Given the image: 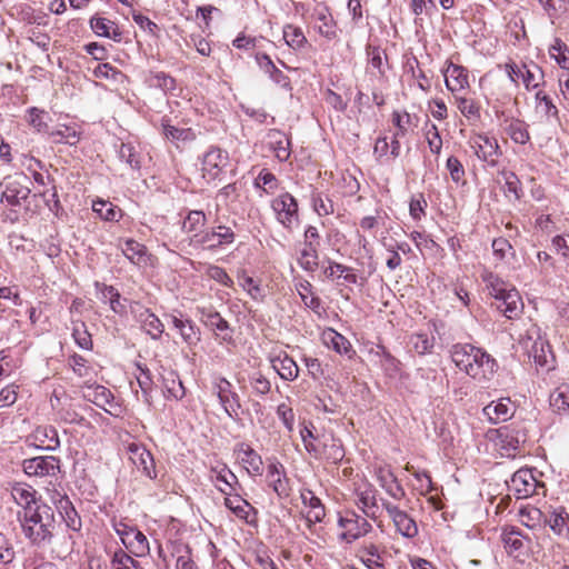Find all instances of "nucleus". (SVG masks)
Returning <instances> with one entry per match:
<instances>
[{
	"label": "nucleus",
	"instance_id": "obj_11",
	"mask_svg": "<svg viewBox=\"0 0 569 569\" xmlns=\"http://www.w3.org/2000/svg\"><path fill=\"white\" fill-rule=\"evenodd\" d=\"M508 486L518 499H523L536 493L538 481L531 470L520 469L512 475Z\"/></svg>",
	"mask_w": 569,
	"mask_h": 569
},
{
	"label": "nucleus",
	"instance_id": "obj_25",
	"mask_svg": "<svg viewBox=\"0 0 569 569\" xmlns=\"http://www.w3.org/2000/svg\"><path fill=\"white\" fill-rule=\"evenodd\" d=\"M377 490L371 486L367 485L363 489H357V506L363 511L366 517L376 519L379 510L377 498Z\"/></svg>",
	"mask_w": 569,
	"mask_h": 569
},
{
	"label": "nucleus",
	"instance_id": "obj_57",
	"mask_svg": "<svg viewBox=\"0 0 569 569\" xmlns=\"http://www.w3.org/2000/svg\"><path fill=\"white\" fill-rule=\"evenodd\" d=\"M510 139L519 144H526L530 140L529 132L525 122L513 119L507 127Z\"/></svg>",
	"mask_w": 569,
	"mask_h": 569
},
{
	"label": "nucleus",
	"instance_id": "obj_58",
	"mask_svg": "<svg viewBox=\"0 0 569 569\" xmlns=\"http://www.w3.org/2000/svg\"><path fill=\"white\" fill-rule=\"evenodd\" d=\"M50 117L48 112L43 109H39L32 107L28 110V122L38 132H44L48 130V121Z\"/></svg>",
	"mask_w": 569,
	"mask_h": 569
},
{
	"label": "nucleus",
	"instance_id": "obj_37",
	"mask_svg": "<svg viewBox=\"0 0 569 569\" xmlns=\"http://www.w3.org/2000/svg\"><path fill=\"white\" fill-rule=\"evenodd\" d=\"M36 490L26 483H16L11 488V496L14 502L23 508V511L38 503Z\"/></svg>",
	"mask_w": 569,
	"mask_h": 569
},
{
	"label": "nucleus",
	"instance_id": "obj_21",
	"mask_svg": "<svg viewBox=\"0 0 569 569\" xmlns=\"http://www.w3.org/2000/svg\"><path fill=\"white\" fill-rule=\"evenodd\" d=\"M234 452L250 475H262V459L249 445L244 442L238 443Z\"/></svg>",
	"mask_w": 569,
	"mask_h": 569
},
{
	"label": "nucleus",
	"instance_id": "obj_49",
	"mask_svg": "<svg viewBox=\"0 0 569 569\" xmlns=\"http://www.w3.org/2000/svg\"><path fill=\"white\" fill-rule=\"evenodd\" d=\"M410 349L423 356L430 353L435 346V337L423 332L413 333L409 340Z\"/></svg>",
	"mask_w": 569,
	"mask_h": 569
},
{
	"label": "nucleus",
	"instance_id": "obj_50",
	"mask_svg": "<svg viewBox=\"0 0 569 569\" xmlns=\"http://www.w3.org/2000/svg\"><path fill=\"white\" fill-rule=\"evenodd\" d=\"M318 249L319 247L303 242L298 258L299 266L306 271H315L318 267Z\"/></svg>",
	"mask_w": 569,
	"mask_h": 569
},
{
	"label": "nucleus",
	"instance_id": "obj_33",
	"mask_svg": "<svg viewBox=\"0 0 569 569\" xmlns=\"http://www.w3.org/2000/svg\"><path fill=\"white\" fill-rule=\"evenodd\" d=\"M224 506L232 511V513L241 520L249 522L250 515H254L253 507L238 493H230L226 496Z\"/></svg>",
	"mask_w": 569,
	"mask_h": 569
},
{
	"label": "nucleus",
	"instance_id": "obj_42",
	"mask_svg": "<svg viewBox=\"0 0 569 569\" xmlns=\"http://www.w3.org/2000/svg\"><path fill=\"white\" fill-rule=\"evenodd\" d=\"M322 445H325L326 450L323 453L318 457V459H323L330 463H338L345 457V450L340 440L336 439L331 433L330 436H325V440H322Z\"/></svg>",
	"mask_w": 569,
	"mask_h": 569
},
{
	"label": "nucleus",
	"instance_id": "obj_55",
	"mask_svg": "<svg viewBox=\"0 0 569 569\" xmlns=\"http://www.w3.org/2000/svg\"><path fill=\"white\" fill-rule=\"evenodd\" d=\"M53 142L74 146L79 141V132L74 127L60 126L50 133Z\"/></svg>",
	"mask_w": 569,
	"mask_h": 569
},
{
	"label": "nucleus",
	"instance_id": "obj_34",
	"mask_svg": "<svg viewBox=\"0 0 569 569\" xmlns=\"http://www.w3.org/2000/svg\"><path fill=\"white\" fill-rule=\"evenodd\" d=\"M569 513L567 512L565 507L553 508L548 518L546 519V523L549 526L551 531L558 537H565L567 530L569 529Z\"/></svg>",
	"mask_w": 569,
	"mask_h": 569
},
{
	"label": "nucleus",
	"instance_id": "obj_63",
	"mask_svg": "<svg viewBox=\"0 0 569 569\" xmlns=\"http://www.w3.org/2000/svg\"><path fill=\"white\" fill-rule=\"evenodd\" d=\"M455 98L459 111L466 118L471 119L480 117V107L475 100L458 94H456Z\"/></svg>",
	"mask_w": 569,
	"mask_h": 569
},
{
	"label": "nucleus",
	"instance_id": "obj_47",
	"mask_svg": "<svg viewBox=\"0 0 569 569\" xmlns=\"http://www.w3.org/2000/svg\"><path fill=\"white\" fill-rule=\"evenodd\" d=\"M325 342L329 348L333 349L339 355H346L350 357V352L352 351L351 343L341 333L332 329L329 330L325 333Z\"/></svg>",
	"mask_w": 569,
	"mask_h": 569
},
{
	"label": "nucleus",
	"instance_id": "obj_15",
	"mask_svg": "<svg viewBox=\"0 0 569 569\" xmlns=\"http://www.w3.org/2000/svg\"><path fill=\"white\" fill-rule=\"evenodd\" d=\"M82 396L86 400L104 409L108 413L116 415L113 409L117 406L113 403V396L106 387L100 385H86L82 388Z\"/></svg>",
	"mask_w": 569,
	"mask_h": 569
},
{
	"label": "nucleus",
	"instance_id": "obj_19",
	"mask_svg": "<svg viewBox=\"0 0 569 569\" xmlns=\"http://www.w3.org/2000/svg\"><path fill=\"white\" fill-rule=\"evenodd\" d=\"M20 525L24 537L34 546H46L52 539L54 523H39L33 521L30 525Z\"/></svg>",
	"mask_w": 569,
	"mask_h": 569
},
{
	"label": "nucleus",
	"instance_id": "obj_5",
	"mask_svg": "<svg viewBox=\"0 0 569 569\" xmlns=\"http://www.w3.org/2000/svg\"><path fill=\"white\" fill-rule=\"evenodd\" d=\"M277 221L286 229H292L299 220L298 203L289 192L281 193L271 202Z\"/></svg>",
	"mask_w": 569,
	"mask_h": 569
},
{
	"label": "nucleus",
	"instance_id": "obj_12",
	"mask_svg": "<svg viewBox=\"0 0 569 569\" xmlns=\"http://www.w3.org/2000/svg\"><path fill=\"white\" fill-rule=\"evenodd\" d=\"M130 461L136 468L144 476L149 478H156L154 460L150 451H148L142 445L130 443L127 448Z\"/></svg>",
	"mask_w": 569,
	"mask_h": 569
},
{
	"label": "nucleus",
	"instance_id": "obj_46",
	"mask_svg": "<svg viewBox=\"0 0 569 569\" xmlns=\"http://www.w3.org/2000/svg\"><path fill=\"white\" fill-rule=\"evenodd\" d=\"M59 509L66 526L74 532L79 531L81 529V519L68 498L60 499Z\"/></svg>",
	"mask_w": 569,
	"mask_h": 569
},
{
	"label": "nucleus",
	"instance_id": "obj_40",
	"mask_svg": "<svg viewBox=\"0 0 569 569\" xmlns=\"http://www.w3.org/2000/svg\"><path fill=\"white\" fill-rule=\"evenodd\" d=\"M256 62L259 66V68L270 77V79L283 87L288 86V77L283 74L281 70H279L270 57L266 53H257L256 54Z\"/></svg>",
	"mask_w": 569,
	"mask_h": 569
},
{
	"label": "nucleus",
	"instance_id": "obj_54",
	"mask_svg": "<svg viewBox=\"0 0 569 569\" xmlns=\"http://www.w3.org/2000/svg\"><path fill=\"white\" fill-rule=\"evenodd\" d=\"M92 210L107 221H117L121 217V210L106 200L93 201Z\"/></svg>",
	"mask_w": 569,
	"mask_h": 569
},
{
	"label": "nucleus",
	"instance_id": "obj_45",
	"mask_svg": "<svg viewBox=\"0 0 569 569\" xmlns=\"http://www.w3.org/2000/svg\"><path fill=\"white\" fill-rule=\"evenodd\" d=\"M171 547V555L176 558L177 569H197L196 563L191 559L190 548L187 545L174 542Z\"/></svg>",
	"mask_w": 569,
	"mask_h": 569
},
{
	"label": "nucleus",
	"instance_id": "obj_56",
	"mask_svg": "<svg viewBox=\"0 0 569 569\" xmlns=\"http://www.w3.org/2000/svg\"><path fill=\"white\" fill-rule=\"evenodd\" d=\"M162 128L164 137L174 142L191 141L196 138L194 132L190 128H178L164 122Z\"/></svg>",
	"mask_w": 569,
	"mask_h": 569
},
{
	"label": "nucleus",
	"instance_id": "obj_31",
	"mask_svg": "<svg viewBox=\"0 0 569 569\" xmlns=\"http://www.w3.org/2000/svg\"><path fill=\"white\" fill-rule=\"evenodd\" d=\"M30 189L20 181L13 180L6 183V188L1 194V201H6L10 206H20L22 200L28 199Z\"/></svg>",
	"mask_w": 569,
	"mask_h": 569
},
{
	"label": "nucleus",
	"instance_id": "obj_30",
	"mask_svg": "<svg viewBox=\"0 0 569 569\" xmlns=\"http://www.w3.org/2000/svg\"><path fill=\"white\" fill-rule=\"evenodd\" d=\"M121 251L123 254L136 266L142 267L147 266L149 261V254L147 248L133 240L127 239L122 243H120Z\"/></svg>",
	"mask_w": 569,
	"mask_h": 569
},
{
	"label": "nucleus",
	"instance_id": "obj_60",
	"mask_svg": "<svg viewBox=\"0 0 569 569\" xmlns=\"http://www.w3.org/2000/svg\"><path fill=\"white\" fill-rule=\"evenodd\" d=\"M110 569H143L140 562L134 560L123 550H118L111 558Z\"/></svg>",
	"mask_w": 569,
	"mask_h": 569
},
{
	"label": "nucleus",
	"instance_id": "obj_39",
	"mask_svg": "<svg viewBox=\"0 0 569 569\" xmlns=\"http://www.w3.org/2000/svg\"><path fill=\"white\" fill-rule=\"evenodd\" d=\"M206 224V214L200 210H192L188 213L182 223L184 232L191 234V240L196 243L197 238L202 234Z\"/></svg>",
	"mask_w": 569,
	"mask_h": 569
},
{
	"label": "nucleus",
	"instance_id": "obj_36",
	"mask_svg": "<svg viewBox=\"0 0 569 569\" xmlns=\"http://www.w3.org/2000/svg\"><path fill=\"white\" fill-rule=\"evenodd\" d=\"M169 319L176 329L179 330L181 338L188 345H196L200 340V333L194 323L189 319H181L174 315H170Z\"/></svg>",
	"mask_w": 569,
	"mask_h": 569
},
{
	"label": "nucleus",
	"instance_id": "obj_26",
	"mask_svg": "<svg viewBox=\"0 0 569 569\" xmlns=\"http://www.w3.org/2000/svg\"><path fill=\"white\" fill-rule=\"evenodd\" d=\"M535 110L546 122L559 120L557 106L553 103L551 97L542 90H538L535 93Z\"/></svg>",
	"mask_w": 569,
	"mask_h": 569
},
{
	"label": "nucleus",
	"instance_id": "obj_22",
	"mask_svg": "<svg viewBox=\"0 0 569 569\" xmlns=\"http://www.w3.org/2000/svg\"><path fill=\"white\" fill-rule=\"evenodd\" d=\"M18 519L20 523L26 525H30L33 521L39 523H54L53 511L51 507L44 503H37L22 513L18 512Z\"/></svg>",
	"mask_w": 569,
	"mask_h": 569
},
{
	"label": "nucleus",
	"instance_id": "obj_7",
	"mask_svg": "<svg viewBox=\"0 0 569 569\" xmlns=\"http://www.w3.org/2000/svg\"><path fill=\"white\" fill-rule=\"evenodd\" d=\"M492 441L501 456L513 457L520 445L526 441V435L518 429L506 426L495 430Z\"/></svg>",
	"mask_w": 569,
	"mask_h": 569
},
{
	"label": "nucleus",
	"instance_id": "obj_13",
	"mask_svg": "<svg viewBox=\"0 0 569 569\" xmlns=\"http://www.w3.org/2000/svg\"><path fill=\"white\" fill-rule=\"evenodd\" d=\"M382 506L392 519L399 533L406 538H413L417 536L418 527L412 518L389 501H382Z\"/></svg>",
	"mask_w": 569,
	"mask_h": 569
},
{
	"label": "nucleus",
	"instance_id": "obj_14",
	"mask_svg": "<svg viewBox=\"0 0 569 569\" xmlns=\"http://www.w3.org/2000/svg\"><path fill=\"white\" fill-rule=\"evenodd\" d=\"M23 471L28 476H54L59 471L58 460L52 456L26 459L23 461Z\"/></svg>",
	"mask_w": 569,
	"mask_h": 569
},
{
	"label": "nucleus",
	"instance_id": "obj_16",
	"mask_svg": "<svg viewBox=\"0 0 569 569\" xmlns=\"http://www.w3.org/2000/svg\"><path fill=\"white\" fill-rule=\"evenodd\" d=\"M482 412L490 422L496 425L511 419L516 412V406L510 398H500L488 403Z\"/></svg>",
	"mask_w": 569,
	"mask_h": 569
},
{
	"label": "nucleus",
	"instance_id": "obj_23",
	"mask_svg": "<svg viewBox=\"0 0 569 569\" xmlns=\"http://www.w3.org/2000/svg\"><path fill=\"white\" fill-rule=\"evenodd\" d=\"M272 368L277 371L281 379L293 381L299 376V367L296 361L286 352L279 353L270 359Z\"/></svg>",
	"mask_w": 569,
	"mask_h": 569
},
{
	"label": "nucleus",
	"instance_id": "obj_61",
	"mask_svg": "<svg viewBox=\"0 0 569 569\" xmlns=\"http://www.w3.org/2000/svg\"><path fill=\"white\" fill-rule=\"evenodd\" d=\"M201 320L204 323V326L212 330L219 332H224L229 330L228 321L224 318H222L221 315L217 311H203Z\"/></svg>",
	"mask_w": 569,
	"mask_h": 569
},
{
	"label": "nucleus",
	"instance_id": "obj_28",
	"mask_svg": "<svg viewBox=\"0 0 569 569\" xmlns=\"http://www.w3.org/2000/svg\"><path fill=\"white\" fill-rule=\"evenodd\" d=\"M313 16L317 22V31L327 40H333L337 37V29L335 20L328 8L318 6L315 9Z\"/></svg>",
	"mask_w": 569,
	"mask_h": 569
},
{
	"label": "nucleus",
	"instance_id": "obj_29",
	"mask_svg": "<svg viewBox=\"0 0 569 569\" xmlns=\"http://www.w3.org/2000/svg\"><path fill=\"white\" fill-rule=\"evenodd\" d=\"M137 321L141 328L152 338L158 339L163 332L164 326L160 319L152 313L149 309L141 308L134 311Z\"/></svg>",
	"mask_w": 569,
	"mask_h": 569
},
{
	"label": "nucleus",
	"instance_id": "obj_27",
	"mask_svg": "<svg viewBox=\"0 0 569 569\" xmlns=\"http://www.w3.org/2000/svg\"><path fill=\"white\" fill-rule=\"evenodd\" d=\"M267 146L274 152L280 161H286L290 157V141L288 137L279 130H270L267 134Z\"/></svg>",
	"mask_w": 569,
	"mask_h": 569
},
{
	"label": "nucleus",
	"instance_id": "obj_8",
	"mask_svg": "<svg viewBox=\"0 0 569 569\" xmlns=\"http://www.w3.org/2000/svg\"><path fill=\"white\" fill-rule=\"evenodd\" d=\"M213 390L226 413L234 419L239 415L241 408L239 395L233 390V387L226 378H218L214 381Z\"/></svg>",
	"mask_w": 569,
	"mask_h": 569
},
{
	"label": "nucleus",
	"instance_id": "obj_48",
	"mask_svg": "<svg viewBox=\"0 0 569 569\" xmlns=\"http://www.w3.org/2000/svg\"><path fill=\"white\" fill-rule=\"evenodd\" d=\"M163 389L168 399L180 400L186 395L184 387L174 372H169L168 377L163 378Z\"/></svg>",
	"mask_w": 569,
	"mask_h": 569
},
{
	"label": "nucleus",
	"instance_id": "obj_32",
	"mask_svg": "<svg viewBox=\"0 0 569 569\" xmlns=\"http://www.w3.org/2000/svg\"><path fill=\"white\" fill-rule=\"evenodd\" d=\"M377 478L380 486L389 493L393 499L400 500L405 497V490L398 482L393 473L387 468H379L377 470Z\"/></svg>",
	"mask_w": 569,
	"mask_h": 569
},
{
	"label": "nucleus",
	"instance_id": "obj_41",
	"mask_svg": "<svg viewBox=\"0 0 569 569\" xmlns=\"http://www.w3.org/2000/svg\"><path fill=\"white\" fill-rule=\"evenodd\" d=\"M267 478L278 496L287 495L288 487L284 480V468L280 462H271L268 466Z\"/></svg>",
	"mask_w": 569,
	"mask_h": 569
},
{
	"label": "nucleus",
	"instance_id": "obj_6",
	"mask_svg": "<svg viewBox=\"0 0 569 569\" xmlns=\"http://www.w3.org/2000/svg\"><path fill=\"white\" fill-rule=\"evenodd\" d=\"M338 525L343 529L340 539L348 543L365 537L372 530L370 522L355 512H346L345 516H340Z\"/></svg>",
	"mask_w": 569,
	"mask_h": 569
},
{
	"label": "nucleus",
	"instance_id": "obj_4",
	"mask_svg": "<svg viewBox=\"0 0 569 569\" xmlns=\"http://www.w3.org/2000/svg\"><path fill=\"white\" fill-rule=\"evenodd\" d=\"M113 529L123 546L136 557H143L149 553V541L137 527L119 521L113 522Z\"/></svg>",
	"mask_w": 569,
	"mask_h": 569
},
{
	"label": "nucleus",
	"instance_id": "obj_3",
	"mask_svg": "<svg viewBox=\"0 0 569 569\" xmlns=\"http://www.w3.org/2000/svg\"><path fill=\"white\" fill-rule=\"evenodd\" d=\"M489 295L496 300L497 309L510 320L521 316L523 303L517 289L487 268L480 273Z\"/></svg>",
	"mask_w": 569,
	"mask_h": 569
},
{
	"label": "nucleus",
	"instance_id": "obj_44",
	"mask_svg": "<svg viewBox=\"0 0 569 569\" xmlns=\"http://www.w3.org/2000/svg\"><path fill=\"white\" fill-rule=\"evenodd\" d=\"M91 29L100 37L111 38L114 41H120L121 32L118 31L114 22L106 18H92L90 20Z\"/></svg>",
	"mask_w": 569,
	"mask_h": 569
},
{
	"label": "nucleus",
	"instance_id": "obj_64",
	"mask_svg": "<svg viewBox=\"0 0 569 569\" xmlns=\"http://www.w3.org/2000/svg\"><path fill=\"white\" fill-rule=\"evenodd\" d=\"M552 247L560 256L565 269L569 272V234L556 236L552 238Z\"/></svg>",
	"mask_w": 569,
	"mask_h": 569
},
{
	"label": "nucleus",
	"instance_id": "obj_17",
	"mask_svg": "<svg viewBox=\"0 0 569 569\" xmlns=\"http://www.w3.org/2000/svg\"><path fill=\"white\" fill-rule=\"evenodd\" d=\"M233 240L234 233L229 227L218 226L211 230H203L202 234L197 238L196 243L211 249L232 243Z\"/></svg>",
	"mask_w": 569,
	"mask_h": 569
},
{
	"label": "nucleus",
	"instance_id": "obj_1",
	"mask_svg": "<svg viewBox=\"0 0 569 569\" xmlns=\"http://www.w3.org/2000/svg\"><path fill=\"white\" fill-rule=\"evenodd\" d=\"M456 367L479 383L490 381L498 368L497 361L485 350L469 343H457L450 349Z\"/></svg>",
	"mask_w": 569,
	"mask_h": 569
},
{
	"label": "nucleus",
	"instance_id": "obj_10",
	"mask_svg": "<svg viewBox=\"0 0 569 569\" xmlns=\"http://www.w3.org/2000/svg\"><path fill=\"white\" fill-rule=\"evenodd\" d=\"M229 163L228 152L220 148H210L202 159V176L208 181L220 178Z\"/></svg>",
	"mask_w": 569,
	"mask_h": 569
},
{
	"label": "nucleus",
	"instance_id": "obj_18",
	"mask_svg": "<svg viewBox=\"0 0 569 569\" xmlns=\"http://www.w3.org/2000/svg\"><path fill=\"white\" fill-rule=\"evenodd\" d=\"M210 479L216 488L226 496L236 492L239 485L237 476L224 465L210 469Z\"/></svg>",
	"mask_w": 569,
	"mask_h": 569
},
{
	"label": "nucleus",
	"instance_id": "obj_53",
	"mask_svg": "<svg viewBox=\"0 0 569 569\" xmlns=\"http://www.w3.org/2000/svg\"><path fill=\"white\" fill-rule=\"evenodd\" d=\"M550 406L555 411H566L569 409V385L557 387L550 395Z\"/></svg>",
	"mask_w": 569,
	"mask_h": 569
},
{
	"label": "nucleus",
	"instance_id": "obj_62",
	"mask_svg": "<svg viewBox=\"0 0 569 569\" xmlns=\"http://www.w3.org/2000/svg\"><path fill=\"white\" fill-rule=\"evenodd\" d=\"M72 337L76 343L86 350H90L92 348V339L90 333L87 330L84 322L76 321L73 322L72 328Z\"/></svg>",
	"mask_w": 569,
	"mask_h": 569
},
{
	"label": "nucleus",
	"instance_id": "obj_35",
	"mask_svg": "<svg viewBox=\"0 0 569 569\" xmlns=\"http://www.w3.org/2000/svg\"><path fill=\"white\" fill-rule=\"evenodd\" d=\"M32 438L37 447L47 450H53L60 445L57 430L48 426L38 427L33 431Z\"/></svg>",
	"mask_w": 569,
	"mask_h": 569
},
{
	"label": "nucleus",
	"instance_id": "obj_43",
	"mask_svg": "<svg viewBox=\"0 0 569 569\" xmlns=\"http://www.w3.org/2000/svg\"><path fill=\"white\" fill-rule=\"evenodd\" d=\"M543 70L536 63H523L521 80L527 90L537 89L543 81Z\"/></svg>",
	"mask_w": 569,
	"mask_h": 569
},
{
	"label": "nucleus",
	"instance_id": "obj_20",
	"mask_svg": "<svg viewBox=\"0 0 569 569\" xmlns=\"http://www.w3.org/2000/svg\"><path fill=\"white\" fill-rule=\"evenodd\" d=\"M443 76L447 89L455 96L469 88L468 71L461 66L449 63Z\"/></svg>",
	"mask_w": 569,
	"mask_h": 569
},
{
	"label": "nucleus",
	"instance_id": "obj_59",
	"mask_svg": "<svg viewBox=\"0 0 569 569\" xmlns=\"http://www.w3.org/2000/svg\"><path fill=\"white\" fill-rule=\"evenodd\" d=\"M501 539L505 548L509 552H515L523 547L522 536L516 528H505L501 533Z\"/></svg>",
	"mask_w": 569,
	"mask_h": 569
},
{
	"label": "nucleus",
	"instance_id": "obj_9",
	"mask_svg": "<svg viewBox=\"0 0 569 569\" xmlns=\"http://www.w3.org/2000/svg\"><path fill=\"white\" fill-rule=\"evenodd\" d=\"M470 146L481 161L487 162L490 167L498 164L501 151L496 138L477 134L470 140Z\"/></svg>",
	"mask_w": 569,
	"mask_h": 569
},
{
	"label": "nucleus",
	"instance_id": "obj_38",
	"mask_svg": "<svg viewBox=\"0 0 569 569\" xmlns=\"http://www.w3.org/2000/svg\"><path fill=\"white\" fill-rule=\"evenodd\" d=\"M301 500L306 507L309 508L307 512V520L310 522H320L326 516L325 507L321 500L310 490L301 493Z\"/></svg>",
	"mask_w": 569,
	"mask_h": 569
},
{
	"label": "nucleus",
	"instance_id": "obj_24",
	"mask_svg": "<svg viewBox=\"0 0 569 569\" xmlns=\"http://www.w3.org/2000/svg\"><path fill=\"white\" fill-rule=\"evenodd\" d=\"M358 553L369 569H386V551L381 550L377 545L372 542L365 543Z\"/></svg>",
	"mask_w": 569,
	"mask_h": 569
},
{
	"label": "nucleus",
	"instance_id": "obj_52",
	"mask_svg": "<svg viewBox=\"0 0 569 569\" xmlns=\"http://www.w3.org/2000/svg\"><path fill=\"white\" fill-rule=\"evenodd\" d=\"M283 40L293 50L302 49L307 43V38L299 27L287 24L283 28Z\"/></svg>",
	"mask_w": 569,
	"mask_h": 569
},
{
	"label": "nucleus",
	"instance_id": "obj_51",
	"mask_svg": "<svg viewBox=\"0 0 569 569\" xmlns=\"http://www.w3.org/2000/svg\"><path fill=\"white\" fill-rule=\"evenodd\" d=\"M549 56L561 69L569 70V48L561 39H555L549 47Z\"/></svg>",
	"mask_w": 569,
	"mask_h": 569
},
{
	"label": "nucleus",
	"instance_id": "obj_2",
	"mask_svg": "<svg viewBox=\"0 0 569 569\" xmlns=\"http://www.w3.org/2000/svg\"><path fill=\"white\" fill-rule=\"evenodd\" d=\"M456 367L479 383L490 381L498 368L497 361L485 350L469 343H457L450 349Z\"/></svg>",
	"mask_w": 569,
	"mask_h": 569
}]
</instances>
